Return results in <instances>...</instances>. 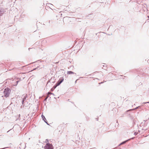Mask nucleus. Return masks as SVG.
Returning a JSON list of instances; mask_svg holds the SVG:
<instances>
[{
	"mask_svg": "<svg viewBox=\"0 0 149 149\" xmlns=\"http://www.w3.org/2000/svg\"><path fill=\"white\" fill-rule=\"evenodd\" d=\"M10 90L8 88H5L4 91L3 93L5 97H7L9 96Z\"/></svg>",
	"mask_w": 149,
	"mask_h": 149,
	"instance_id": "obj_1",
	"label": "nucleus"
},
{
	"mask_svg": "<svg viewBox=\"0 0 149 149\" xmlns=\"http://www.w3.org/2000/svg\"><path fill=\"white\" fill-rule=\"evenodd\" d=\"M44 149H53V147L52 144L47 143L44 147Z\"/></svg>",
	"mask_w": 149,
	"mask_h": 149,
	"instance_id": "obj_2",
	"label": "nucleus"
},
{
	"mask_svg": "<svg viewBox=\"0 0 149 149\" xmlns=\"http://www.w3.org/2000/svg\"><path fill=\"white\" fill-rule=\"evenodd\" d=\"M64 79L63 77L60 79L58 81V82L60 83L61 84L63 81Z\"/></svg>",
	"mask_w": 149,
	"mask_h": 149,
	"instance_id": "obj_3",
	"label": "nucleus"
},
{
	"mask_svg": "<svg viewBox=\"0 0 149 149\" xmlns=\"http://www.w3.org/2000/svg\"><path fill=\"white\" fill-rule=\"evenodd\" d=\"M74 74V73L73 72L71 71H68L67 72L68 74Z\"/></svg>",
	"mask_w": 149,
	"mask_h": 149,
	"instance_id": "obj_4",
	"label": "nucleus"
},
{
	"mask_svg": "<svg viewBox=\"0 0 149 149\" xmlns=\"http://www.w3.org/2000/svg\"><path fill=\"white\" fill-rule=\"evenodd\" d=\"M42 118H43V119L44 120L45 122H46V118H45V116H43V115H42Z\"/></svg>",
	"mask_w": 149,
	"mask_h": 149,
	"instance_id": "obj_5",
	"label": "nucleus"
},
{
	"mask_svg": "<svg viewBox=\"0 0 149 149\" xmlns=\"http://www.w3.org/2000/svg\"><path fill=\"white\" fill-rule=\"evenodd\" d=\"M60 83L58 82H57V83L56 84V86H59L60 84Z\"/></svg>",
	"mask_w": 149,
	"mask_h": 149,
	"instance_id": "obj_6",
	"label": "nucleus"
},
{
	"mask_svg": "<svg viewBox=\"0 0 149 149\" xmlns=\"http://www.w3.org/2000/svg\"><path fill=\"white\" fill-rule=\"evenodd\" d=\"M2 14V11L0 10V16H1Z\"/></svg>",
	"mask_w": 149,
	"mask_h": 149,
	"instance_id": "obj_7",
	"label": "nucleus"
},
{
	"mask_svg": "<svg viewBox=\"0 0 149 149\" xmlns=\"http://www.w3.org/2000/svg\"><path fill=\"white\" fill-rule=\"evenodd\" d=\"M57 86H56V84L54 86V88H55Z\"/></svg>",
	"mask_w": 149,
	"mask_h": 149,
	"instance_id": "obj_8",
	"label": "nucleus"
},
{
	"mask_svg": "<svg viewBox=\"0 0 149 149\" xmlns=\"http://www.w3.org/2000/svg\"><path fill=\"white\" fill-rule=\"evenodd\" d=\"M127 141H124V142H122V143H121L120 144H123V143H125Z\"/></svg>",
	"mask_w": 149,
	"mask_h": 149,
	"instance_id": "obj_9",
	"label": "nucleus"
},
{
	"mask_svg": "<svg viewBox=\"0 0 149 149\" xmlns=\"http://www.w3.org/2000/svg\"><path fill=\"white\" fill-rule=\"evenodd\" d=\"M48 94H51V93H50V92H48Z\"/></svg>",
	"mask_w": 149,
	"mask_h": 149,
	"instance_id": "obj_10",
	"label": "nucleus"
}]
</instances>
